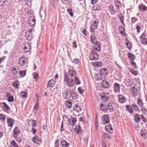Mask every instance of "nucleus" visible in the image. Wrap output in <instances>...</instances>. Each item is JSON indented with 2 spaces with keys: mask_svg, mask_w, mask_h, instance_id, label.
I'll return each mask as SVG.
<instances>
[{
  "mask_svg": "<svg viewBox=\"0 0 147 147\" xmlns=\"http://www.w3.org/2000/svg\"><path fill=\"white\" fill-rule=\"evenodd\" d=\"M114 104L113 103H108L106 106H104L102 102L100 104V109L103 111H109L111 112L114 111Z\"/></svg>",
  "mask_w": 147,
  "mask_h": 147,
  "instance_id": "1",
  "label": "nucleus"
},
{
  "mask_svg": "<svg viewBox=\"0 0 147 147\" xmlns=\"http://www.w3.org/2000/svg\"><path fill=\"white\" fill-rule=\"evenodd\" d=\"M34 31V30L33 29H30L26 32L25 35V37L27 40H30L32 39L33 36V32Z\"/></svg>",
  "mask_w": 147,
  "mask_h": 147,
  "instance_id": "2",
  "label": "nucleus"
},
{
  "mask_svg": "<svg viewBox=\"0 0 147 147\" xmlns=\"http://www.w3.org/2000/svg\"><path fill=\"white\" fill-rule=\"evenodd\" d=\"M98 55L94 50H92V52L90 53L89 58L91 61L97 60L98 59Z\"/></svg>",
  "mask_w": 147,
  "mask_h": 147,
  "instance_id": "3",
  "label": "nucleus"
},
{
  "mask_svg": "<svg viewBox=\"0 0 147 147\" xmlns=\"http://www.w3.org/2000/svg\"><path fill=\"white\" fill-rule=\"evenodd\" d=\"M28 60L24 56L20 57L18 61V63L21 66H27Z\"/></svg>",
  "mask_w": 147,
  "mask_h": 147,
  "instance_id": "4",
  "label": "nucleus"
},
{
  "mask_svg": "<svg viewBox=\"0 0 147 147\" xmlns=\"http://www.w3.org/2000/svg\"><path fill=\"white\" fill-rule=\"evenodd\" d=\"M107 74H94V77L96 80H101L105 79Z\"/></svg>",
  "mask_w": 147,
  "mask_h": 147,
  "instance_id": "5",
  "label": "nucleus"
},
{
  "mask_svg": "<svg viewBox=\"0 0 147 147\" xmlns=\"http://www.w3.org/2000/svg\"><path fill=\"white\" fill-rule=\"evenodd\" d=\"M102 87L104 89L109 88L110 84L109 81L107 80H103L101 82Z\"/></svg>",
  "mask_w": 147,
  "mask_h": 147,
  "instance_id": "6",
  "label": "nucleus"
},
{
  "mask_svg": "<svg viewBox=\"0 0 147 147\" xmlns=\"http://www.w3.org/2000/svg\"><path fill=\"white\" fill-rule=\"evenodd\" d=\"M67 118L68 119V121L70 125L72 126L75 125L77 121L76 118H74L72 116H71L70 118L67 117Z\"/></svg>",
  "mask_w": 147,
  "mask_h": 147,
  "instance_id": "7",
  "label": "nucleus"
},
{
  "mask_svg": "<svg viewBox=\"0 0 147 147\" xmlns=\"http://www.w3.org/2000/svg\"><path fill=\"white\" fill-rule=\"evenodd\" d=\"M145 37L146 35L143 33L140 37V42L144 45H147V38Z\"/></svg>",
  "mask_w": 147,
  "mask_h": 147,
  "instance_id": "8",
  "label": "nucleus"
},
{
  "mask_svg": "<svg viewBox=\"0 0 147 147\" xmlns=\"http://www.w3.org/2000/svg\"><path fill=\"white\" fill-rule=\"evenodd\" d=\"M100 96L101 99L105 101H107L109 100V93L107 92L106 93L103 92L101 94Z\"/></svg>",
  "mask_w": 147,
  "mask_h": 147,
  "instance_id": "9",
  "label": "nucleus"
},
{
  "mask_svg": "<svg viewBox=\"0 0 147 147\" xmlns=\"http://www.w3.org/2000/svg\"><path fill=\"white\" fill-rule=\"evenodd\" d=\"M28 22L30 26H34L36 23V19L34 17H30L28 20Z\"/></svg>",
  "mask_w": 147,
  "mask_h": 147,
  "instance_id": "10",
  "label": "nucleus"
},
{
  "mask_svg": "<svg viewBox=\"0 0 147 147\" xmlns=\"http://www.w3.org/2000/svg\"><path fill=\"white\" fill-rule=\"evenodd\" d=\"M70 96L72 99H75L78 98V95L77 94V92L76 91L73 90H71L69 91Z\"/></svg>",
  "mask_w": 147,
  "mask_h": 147,
  "instance_id": "11",
  "label": "nucleus"
},
{
  "mask_svg": "<svg viewBox=\"0 0 147 147\" xmlns=\"http://www.w3.org/2000/svg\"><path fill=\"white\" fill-rule=\"evenodd\" d=\"M94 46L92 50L94 51H99L101 50V46L100 43L98 41H96V42L94 44Z\"/></svg>",
  "mask_w": 147,
  "mask_h": 147,
  "instance_id": "12",
  "label": "nucleus"
},
{
  "mask_svg": "<svg viewBox=\"0 0 147 147\" xmlns=\"http://www.w3.org/2000/svg\"><path fill=\"white\" fill-rule=\"evenodd\" d=\"M13 136L14 138H16L20 135V131L18 128L16 126L13 129Z\"/></svg>",
  "mask_w": 147,
  "mask_h": 147,
  "instance_id": "13",
  "label": "nucleus"
},
{
  "mask_svg": "<svg viewBox=\"0 0 147 147\" xmlns=\"http://www.w3.org/2000/svg\"><path fill=\"white\" fill-rule=\"evenodd\" d=\"M102 123L103 124H105L109 123V115L108 114L104 115L102 117Z\"/></svg>",
  "mask_w": 147,
  "mask_h": 147,
  "instance_id": "14",
  "label": "nucleus"
},
{
  "mask_svg": "<svg viewBox=\"0 0 147 147\" xmlns=\"http://www.w3.org/2000/svg\"><path fill=\"white\" fill-rule=\"evenodd\" d=\"M136 85V84H132L130 86V88L131 91L133 92V94L135 96H136L138 94V90L135 86Z\"/></svg>",
  "mask_w": 147,
  "mask_h": 147,
  "instance_id": "15",
  "label": "nucleus"
},
{
  "mask_svg": "<svg viewBox=\"0 0 147 147\" xmlns=\"http://www.w3.org/2000/svg\"><path fill=\"white\" fill-rule=\"evenodd\" d=\"M31 46L29 43H26L24 45V52L27 53L31 50Z\"/></svg>",
  "mask_w": 147,
  "mask_h": 147,
  "instance_id": "16",
  "label": "nucleus"
},
{
  "mask_svg": "<svg viewBox=\"0 0 147 147\" xmlns=\"http://www.w3.org/2000/svg\"><path fill=\"white\" fill-rule=\"evenodd\" d=\"M126 111L129 113L132 114L134 113V110L131 105H127L126 107Z\"/></svg>",
  "mask_w": 147,
  "mask_h": 147,
  "instance_id": "17",
  "label": "nucleus"
},
{
  "mask_svg": "<svg viewBox=\"0 0 147 147\" xmlns=\"http://www.w3.org/2000/svg\"><path fill=\"white\" fill-rule=\"evenodd\" d=\"M98 23V20L97 19H96L95 20H93L92 22V23L90 26L93 27L95 29H97Z\"/></svg>",
  "mask_w": 147,
  "mask_h": 147,
  "instance_id": "18",
  "label": "nucleus"
},
{
  "mask_svg": "<svg viewBox=\"0 0 147 147\" xmlns=\"http://www.w3.org/2000/svg\"><path fill=\"white\" fill-rule=\"evenodd\" d=\"M14 121L13 119L11 118H8L7 119V123L9 127H12L13 125V123Z\"/></svg>",
  "mask_w": 147,
  "mask_h": 147,
  "instance_id": "19",
  "label": "nucleus"
},
{
  "mask_svg": "<svg viewBox=\"0 0 147 147\" xmlns=\"http://www.w3.org/2000/svg\"><path fill=\"white\" fill-rule=\"evenodd\" d=\"M139 9L142 11L144 12L147 10V7L143 4H141L139 5Z\"/></svg>",
  "mask_w": 147,
  "mask_h": 147,
  "instance_id": "20",
  "label": "nucleus"
},
{
  "mask_svg": "<svg viewBox=\"0 0 147 147\" xmlns=\"http://www.w3.org/2000/svg\"><path fill=\"white\" fill-rule=\"evenodd\" d=\"M134 120L135 123H139L140 121V117L139 115L137 113H135L134 115Z\"/></svg>",
  "mask_w": 147,
  "mask_h": 147,
  "instance_id": "21",
  "label": "nucleus"
},
{
  "mask_svg": "<svg viewBox=\"0 0 147 147\" xmlns=\"http://www.w3.org/2000/svg\"><path fill=\"white\" fill-rule=\"evenodd\" d=\"M120 86L118 83H115L114 85V90L116 92H119Z\"/></svg>",
  "mask_w": 147,
  "mask_h": 147,
  "instance_id": "22",
  "label": "nucleus"
},
{
  "mask_svg": "<svg viewBox=\"0 0 147 147\" xmlns=\"http://www.w3.org/2000/svg\"><path fill=\"white\" fill-rule=\"evenodd\" d=\"M125 100V97L122 94H119V102L121 103H124Z\"/></svg>",
  "mask_w": 147,
  "mask_h": 147,
  "instance_id": "23",
  "label": "nucleus"
},
{
  "mask_svg": "<svg viewBox=\"0 0 147 147\" xmlns=\"http://www.w3.org/2000/svg\"><path fill=\"white\" fill-rule=\"evenodd\" d=\"M114 3L116 7V9L117 10H119V7L121 5V2L118 0L115 1Z\"/></svg>",
  "mask_w": 147,
  "mask_h": 147,
  "instance_id": "24",
  "label": "nucleus"
},
{
  "mask_svg": "<svg viewBox=\"0 0 147 147\" xmlns=\"http://www.w3.org/2000/svg\"><path fill=\"white\" fill-rule=\"evenodd\" d=\"M11 70L13 74L18 73L20 71L19 68L17 66H14L11 67Z\"/></svg>",
  "mask_w": 147,
  "mask_h": 147,
  "instance_id": "25",
  "label": "nucleus"
},
{
  "mask_svg": "<svg viewBox=\"0 0 147 147\" xmlns=\"http://www.w3.org/2000/svg\"><path fill=\"white\" fill-rule=\"evenodd\" d=\"M75 131H76L77 133L78 134L82 133V131L80 125H76L75 129Z\"/></svg>",
  "mask_w": 147,
  "mask_h": 147,
  "instance_id": "26",
  "label": "nucleus"
},
{
  "mask_svg": "<svg viewBox=\"0 0 147 147\" xmlns=\"http://www.w3.org/2000/svg\"><path fill=\"white\" fill-rule=\"evenodd\" d=\"M105 128L106 130L110 133H112L113 132L112 128L111 125L109 124L107 125L105 127Z\"/></svg>",
  "mask_w": 147,
  "mask_h": 147,
  "instance_id": "27",
  "label": "nucleus"
},
{
  "mask_svg": "<svg viewBox=\"0 0 147 147\" xmlns=\"http://www.w3.org/2000/svg\"><path fill=\"white\" fill-rule=\"evenodd\" d=\"M60 143L63 147H68L70 145L65 140H62Z\"/></svg>",
  "mask_w": 147,
  "mask_h": 147,
  "instance_id": "28",
  "label": "nucleus"
},
{
  "mask_svg": "<svg viewBox=\"0 0 147 147\" xmlns=\"http://www.w3.org/2000/svg\"><path fill=\"white\" fill-rule=\"evenodd\" d=\"M55 82L53 79L50 80L48 83V87H53L55 84Z\"/></svg>",
  "mask_w": 147,
  "mask_h": 147,
  "instance_id": "29",
  "label": "nucleus"
},
{
  "mask_svg": "<svg viewBox=\"0 0 147 147\" xmlns=\"http://www.w3.org/2000/svg\"><path fill=\"white\" fill-rule=\"evenodd\" d=\"M92 65L95 67H102V63L100 61H96L92 62Z\"/></svg>",
  "mask_w": 147,
  "mask_h": 147,
  "instance_id": "30",
  "label": "nucleus"
},
{
  "mask_svg": "<svg viewBox=\"0 0 147 147\" xmlns=\"http://www.w3.org/2000/svg\"><path fill=\"white\" fill-rule=\"evenodd\" d=\"M119 30L120 34L123 36H125V29L123 27L120 26L119 28Z\"/></svg>",
  "mask_w": 147,
  "mask_h": 147,
  "instance_id": "31",
  "label": "nucleus"
},
{
  "mask_svg": "<svg viewBox=\"0 0 147 147\" xmlns=\"http://www.w3.org/2000/svg\"><path fill=\"white\" fill-rule=\"evenodd\" d=\"M125 42L127 46V49L129 50H131L132 48L131 44L127 39L125 40Z\"/></svg>",
  "mask_w": 147,
  "mask_h": 147,
  "instance_id": "32",
  "label": "nucleus"
},
{
  "mask_svg": "<svg viewBox=\"0 0 147 147\" xmlns=\"http://www.w3.org/2000/svg\"><path fill=\"white\" fill-rule=\"evenodd\" d=\"M140 134L141 136L144 139H147V132L145 131H142V129L141 130Z\"/></svg>",
  "mask_w": 147,
  "mask_h": 147,
  "instance_id": "33",
  "label": "nucleus"
},
{
  "mask_svg": "<svg viewBox=\"0 0 147 147\" xmlns=\"http://www.w3.org/2000/svg\"><path fill=\"white\" fill-rule=\"evenodd\" d=\"M67 85L71 87L73 86L74 84V80L71 78V79H70L69 80H67Z\"/></svg>",
  "mask_w": 147,
  "mask_h": 147,
  "instance_id": "34",
  "label": "nucleus"
},
{
  "mask_svg": "<svg viewBox=\"0 0 147 147\" xmlns=\"http://www.w3.org/2000/svg\"><path fill=\"white\" fill-rule=\"evenodd\" d=\"M74 109V110L78 112H79L81 110V109L77 104H75L74 106L73 107Z\"/></svg>",
  "mask_w": 147,
  "mask_h": 147,
  "instance_id": "35",
  "label": "nucleus"
},
{
  "mask_svg": "<svg viewBox=\"0 0 147 147\" xmlns=\"http://www.w3.org/2000/svg\"><path fill=\"white\" fill-rule=\"evenodd\" d=\"M127 55L128 58L130 59V61H134L135 58V56L131 53H128Z\"/></svg>",
  "mask_w": 147,
  "mask_h": 147,
  "instance_id": "36",
  "label": "nucleus"
},
{
  "mask_svg": "<svg viewBox=\"0 0 147 147\" xmlns=\"http://www.w3.org/2000/svg\"><path fill=\"white\" fill-rule=\"evenodd\" d=\"M19 85V83L18 80L13 82L12 84L13 86L16 89H18Z\"/></svg>",
  "mask_w": 147,
  "mask_h": 147,
  "instance_id": "37",
  "label": "nucleus"
},
{
  "mask_svg": "<svg viewBox=\"0 0 147 147\" xmlns=\"http://www.w3.org/2000/svg\"><path fill=\"white\" fill-rule=\"evenodd\" d=\"M137 103L138 106L141 107L144 106V103L139 98H138L137 99Z\"/></svg>",
  "mask_w": 147,
  "mask_h": 147,
  "instance_id": "38",
  "label": "nucleus"
},
{
  "mask_svg": "<svg viewBox=\"0 0 147 147\" xmlns=\"http://www.w3.org/2000/svg\"><path fill=\"white\" fill-rule=\"evenodd\" d=\"M90 39L91 42L93 44H94L96 42L98 41L97 40L96 38L94 35H92L90 37Z\"/></svg>",
  "mask_w": 147,
  "mask_h": 147,
  "instance_id": "39",
  "label": "nucleus"
},
{
  "mask_svg": "<svg viewBox=\"0 0 147 147\" xmlns=\"http://www.w3.org/2000/svg\"><path fill=\"white\" fill-rule=\"evenodd\" d=\"M93 9L94 11H100L101 9V7L98 5H94L93 6Z\"/></svg>",
  "mask_w": 147,
  "mask_h": 147,
  "instance_id": "40",
  "label": "nucleus"
},
{
  "mask_svg": "<svg viewBox=\"0 0 147 147\" xmlns=\"http://www.w3.org/2000/svg\"><path fill=\"white\" fill-rule=\"evenodd\" d=\"M108 9L111 12V13H115V10L113 5H111L109 6Z\"/></svg>",
  "mask_w": 147,
  "mask_h": 147,
  "instance_id": "41",
  "label": "nucleus"
},
{
  "mask_svg": "<svg viewBox=\"0 0 147 147\" xmlns=\"http://www.w3.org/2000/svg\"><path fill=\"white\" fill-rule=\"evenodd\" d=\"M108 69L106 68H102L100 69V74H106L108 73Z\"/></svg>",
  "mask_w": 147,
  "mask_h": 147,
  "instance_id": "42",
  "label": "nucleus"
},
{
  "mask_svg": "<svg viewBox=\"0 0 147 147\" xmlns=\"http://www.w3.org/2000/svg\"><path fill=\"white\" fill-rule=\"evenodd\" d=\"M75 82L76 84L77 85H79L80 84V81L79 80V78L77 76H75L74 77Z\"/></svg>",
  "mask_w": 147,
  "mask_h": 147,
  "instance_id": "43",
  "label": "nucleus"
},
{
  "mask_svg": "<svg viewBox=\"0 0 147 147\" xmlns=\"http://www.w3.org/2000/svg\"><path fill=\"white\" fill-rule=\"evenodd\" d=\"M67 11L71 17L73 16L74 14L72 12V9L71 8H68L67 9Z\"/></svg>",
  "mask_w": 147,
  "mask_h": 147,
  "instance_id": "44",
  "label": "nucleus"
},
{
  "mask_svg": "<svg viewBox=\"0 0 147 147\" xmlns=\"http://www.w3.org/2000/svg\"><path fill=\"white\" fill-rule=\"evenodd\" d=\"M130 62L132 66L135 68H136L137 67L136 63L134 61H130Z\"/></svg>",
  "mask_w": 147,
  "mask_h": 147,
  "instance_id": "45",
  "label": "nucleus"
},
{
  "mask_svg": "<svg viewBox=\"0 0 147 147\" xmlns=\"http://www.w3.org/2000/svg\"><path fill=\"white\" fill-rule=\"evenodd\" d=\"M64 94L65 95L66 99L69 98L70 97V94H69V92L67 91H65L64 92Z\"/></svg>",
  "mask_w": 147,
  "mask_h": 147,
  "instance_id": "46",
  "label": "nucleus"
},
{
  "mask_svg": "<svg viewBox=\"0 0 147 147\" xmlns=\"http://www.w3.org/2000/svg\"><path fill=\"white\" fill-rule=\"evenodd\" d=\"M11 146L13 147H18V145L14 140L11 142Z\"/></svg>",
  "mask_w": 147,
  "mask_h": 147,
  "instance_id": "47",
  "label": "nucleus"
},
{
  "mask_svg": "<svg viewBox=\"0 0 147 147\" xmlns=\"http://www.w3.org/2000/svg\"><path fill=\"white\" fill-rule=\"evenodd\" d=\"M82 33L85 36H87L88 33L87 32V31L85 28H82Z\"/></svg>",
  "mask_w": 147,
  "mask_h": 147,
  "instance_id": "48",
  "label": "nucleus"
},
{
  "mask_svg": "<svg viewBox=\"0 0 147 147\" xmlns=\"http://www.w3.org/2000/svg\"><path fill=\"white\" fill-rule=\"evenodd\" d=\"M8 101L10 102H12L13 101V97L12 96H9L7 98Z\"/></svg>",
  "mask_w": 147,
  "mask_h": 147,
  "instance_id": "49",
  "label": "nucleus"
},
{
  "mask_svg": "<svg viewBox=\"0 0 147 147\" xmlns=\"http://www.w3.org/2000/svg\"><path fill=\"white\" fill-rule=\"evenodd\" d=\"M141 111L142 113L144 114H147V110L144 107H141Z\"/></svg>",
  "mask_w": 147,
  "mask_h": 147,
  "instance_id": "50",
  "label": "nucleus"
},
{
  "mask_svg": "<svg viewBox=\"0 0 147 147\" xmlns=\"http://www.w3.org/2000/svg\"><path fill=\"white\" fill-rule=\"evenodd\" d=\"M66 106L69 108H71V102H69L68 101H67L66 102Z\"/></svg>",
  "mask_w": 147,
  "mask_h": 147,
  "instance_id": "51",
  "label": "nucleus"
},
{
  "mask_svg": "<svg viewBox=\"0 0 147 147\" xmlns=\"http://www.w3.org/2000/svg\"><path fill=\"white\" fill-rule=\"evenodd\" d=\"M2 104L3 105V107H5L7 111H8L9 109V107L8 106L6 103L5 102H3Z\"/></svg>",
  "mask_w": 147,
  "mask_h": 147,
  "instance_id": "52",
  "label": "nucleus"
},
{
  "mask_svg": "<svg viewBox=\"0 0 147 147\" xmlns=\"http://www.w3.org/2000/svg\"><path fill=\"white\" fill-rule=\"evenodd\" d=\"M71 79V78H69L68 74H65L64 79L65 81H66L67 82V80H69L70 79Z\"/></svg>",
  "mask_w": 147,
  "mask_h": 147,
  "instance_id": "53",
  "label": "nucleus"
},
{
  "mask_svg": "<svg viewBox=\"0 0 147 147\" xmlns=\"http://www.w3.org/2000/svg\"><path fill=\"white\" fill-rule=\"evenodd\" d=\"M20 95L24 97H27V94L24 91L22 92L20 94Z\"/></svg>",
  "mask_w": 147,
  "mask_h": 147,
  "instance_id": "54",
  "label": "nucleus"
},
{
  "mask_svg": "<svg viewBox=\"0 0 147 147\" xmlns=\"http://www.w3.org/2000/svg\"><path fill=\"white\" fill-rule=\"evenodd\" d=\"M140 116L142 121H143L144 123H146L147 122L146 119V118L144 117V116L142 115H141Z\"/></svg>",
  "mask_w": 147,
  "mask_h": 147,
  "instance_id": "55",
  "label": "nucleus"
},
{
  "mask_svg": "<svg viewBox=\"0 0 147 147\" xmlns=\"http://www.w3.org/2000/svg\"><path fill=\"white\" fill-rule=\"evenodd\" d=\"M131 105L133 109L134 108L135 110L138 111V107L136 104H133Z\"/></svg>",
  "mask_w": 147,
  "mask_h": 147,
  "instance_id": "56",
  "label": "nucleus"
},
{
  "mask_svg": "<svg viewBox=\"0 0 147 147\" xmlns=\"http://www.w3.org/2000/svg\"><path fill=\"white\" fill-rule=\"evenodd\" d=\"M78 91L80 94H82L84 92V90H82L81 87H79L78 88Z\"/></svg>",
  "mask_w": 147,
  "mask_h": 147,
  "instance_id": "57",
  "label": "nucleus"
},
{
  "mask_svg": "<svg viewBox=\"0 0 147 147\" xmlns=\"http://www.w3.org/2000/svg\"><path fill=\"white\" fill-rule=\"evenodd\" d=\"M6 0H0V6H3L5 3Z\"/></svg>",
  "mask_w": 147,
  "mask_h": 147,
  "instance_id": "58",
  "label": "nucleus"
},
{
  "mask_svg": "<svg viewBox=\"0 0 147 147\" xmlns=\"http://www.w3.org/2000/svg\"><path fill=\"white\" fill-rule=\"evenodd\" d=\"M5 116L2 114H0V119L2 120L3 121H4Z\"/></svg>",
  "mask_w": 147,
  "mask_h": 147,
  "instance_id": "59",
  "label": "nucleus"
},
{
  "mask_svg": "<svg viewBox=\"0 0 147 147\" xmlns=\"http://www.w3.org/2000/svg\"><path fill=\"white\" fill-rule=\"evenodd\" d=\"M131 19V22L133 23H134L137 21V19L135 17H132Z\"/></svg>",
  "mask_w": 147,
  "mask_h": 147,
  "instance_id": "60",
  "label": "nucleus"
},
{
  "mask_svg": "<svg viewBox=\"0 0 147 147\" xmlns=\"http://www.w3.org/2000/svg\"><path fill=\"white\" fill-rule=\"evenodd\" d=\"M136 29L137 30V32L138 33L140 32V30L141 29V27L140 26L138 25H136Z\"/></svg>",
  "mask_w": 147,
  "mask_h": 147,
  "instance_id": "61",
  "label": "nucleus"
},
{
  "mask_svg": "<svg viewBox=\"0 0 147 147\" xmlns=\"http://www.w3.org/2000/svg\"><path fill=\"white\" fill-rule=\"evenodd\" d=\"M79 61V60L78 59H75L73 60V61L72 62L73 63H74L77 64L78 63Z\"/></svg>",
  "mask_w": 147,
  "mask_h": 147,
  "instance_id": "62",
  "label": "nucleus"
},
{
  "mask_svg": "<svg viewBox=\"0 0 147 147\" xmlns=\"http://www.w3.org/2000/svg\"><path fill=\"white\" fill-rule=\"evenodd\" d=\"M130 71L132 74H137L138 73L137 71L133 69H131L130 70Z\"/></svg>",
  "mask_w": 147,
  "mask_h": 147,
  "instance_id": "63",
  "label": "nucleus"
},
{
  "mask_svg": "<svg viewBox=\"0 0 147 147\" xmlns=\"http://www.w3.org/2000/svg\"><path fill=\"white\" fill-rule=\"evenodd\" d=\"M55 147H58L59 146V142L58 140L56 141L55 143Z\"/></svg>",
  "mask_w": 147,
  "mask_h": 147,
  "instance_id": "64",
  "label": "nucleus"
}]
</instances>
